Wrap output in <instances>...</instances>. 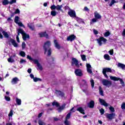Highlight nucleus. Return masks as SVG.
<instances>
[{"mask_svg": "<svg viewBox=\"0 0 125 125\" xmlns=\"http://www.w3.org/2000/svg\"><path fill=\"white\" fill-rule=\"evenodd\" d=\"M50 46V42H46L43 46V48L45 50L44 54H47L48 56H50L51 55V49L49 48Z\"/></svg>", "mask_w": 125, "mask_h": 125, "instance_id": "obj_1", "label": "nucleus"}, {"mask_svg": "<svg viewBox=\"0 0 125 125\" xmlns=\"http://www.w3.org/2000/svg\"><path fill=\"white\" fill-rule=\"evenodd\" d=\"M97 43L100 46H102L103 44H105L107 42V39L104 38V37H100L97 39Z\"/></svg>", "mask_w": 125, "mask_h": 125, "instance_id": "obj_2", "label": "nucleus"}, {"mask_svg": "<svg viewBox=\"0 0 125 125\" xmlns=\"http://www.w3.org/2000/svg\"><path fill=\"white\" fill-rule=\"evenodd\" d=\"M110 80H111L112 81H119L120 82V83H121L122 85L123 86H125V82H124V81H123V79L120 78H118V77H114V76H110Z\"/></svg>", "mask_w": 125, "mask_h": 125, "instance_id": "obj_3", "label": "nucleus"}, {"mask_svg": "<svg viewBox=\"0 0 125 125\" xmlns=\"http://www.w3.org/2000/svg\"><path fill=\"white\" fill-rule=\"evenodd\" d=\"M107 73H112V69L110 68H104L103 69V74L106 79H108V75Z\"/></svg>", "mask_w": 125, "mask_h": 125, "instance_id": "obj_4", "label": "nucleus"}, {"mask_svg": "<svg viewBox=\"0 0 125 125\" xmlns=\"http://www.w3.org/2000/svg\"><path fill=\"white\" fill-rule=\"evenodd\" d=\"M102 83L103 85L107 86V87H110L112 85V81H110L104 79L102 81Z\"/></svg>", "mask_w": 125, "mask_h": 125, "instance_id": "obj_5", "label": "nucleus"}, {"mask_svg": "<svg viewBox=\"0 0 125 125\" xmlns=\"http://www.w3.org/2000/svg\"><path fill=\"white\" fill-rule=\"evenodd\" d=\"M18 32V35L16 37V40L17 42H20V40H19V36H20V34H22V36H23V33H24V30L21 28H19V29L17 30Z\"/></svg>", "mask_w": 125, "mask_h": 125, "instance_id": "obj_6", "label": "nucleus"}, {"mask_svg": "<svg viewBox=\"0 0 125 125\" xmlns=\"http://www.w3.org/2000/svg\"><path fill=\"white\" fill-rule=\"evenodd\" d=\"M71 65L72 66H75V67L79 68V67H80V64H79V61H78V60H77L76 58H73Z\"/></svg>", "mask_w": 125, "mask_h": 125, "instance_id": "obj_7", "label": "nucleus"}, {"mask_svg": "<svg viewBox=\"0 0 125 125\" xmlns=\"http://www.w3.org/2000/svg\"><path fill=\"white\" fill-rule=\"evenodd\" d=\"M105 116L107 119L108 120H113V119H115V117H116V113H106Z\"/></svg>", "mask_w": 125, "mask_h": 125, "instance_id": "obj_8", "label": "nucleus"}, {"mask_svg": "<svg viewBox=\"0 0 125 125\" xmlns=\"http://www.w3.org/2000/svg\"><path fill=\"white\" fill-rule=\"evenodd\" d=\"M34 62L37 65V70H40V71H42V70H43V67H42V64L40 63V62H39V61H38V60H34Z\"/></svg>", "mask_w": 125, "mask_h": 125, "instance_id": "obj_9", "label": "nucleus"}, {"mask_svg": "<svg viewBox=\"0 0 125 125\" xmlns=\"http://www.w3.org/2000/svg\"><path fill=\"white\" fill-rule=\"evenodd\" d=\"M70 117H71V113H68L67 115H66L65 120L64 122V124L65 125H70V121H68V120H69V119H70Z\"/></svg>", "mask_w": 125, "mask_h": 125, "instance_id": "obj_10", "label": "nucleus"}, {"mask_svg": "<svg viewBox=\"0 0 125 125\" xmlns=\"http://www.w3.org/2000/svg\"><path fill=\"white\" fill-rule=\"evenodd\" d=\"M68 14L69 15V16H70V17H72V18H76V17H77L76 16V12L73 10H70L68 12Z\"/></svg>", "mask_w": 125, "mask_h": 125, "instance_id": "obj_11", "label": "nucleus"}, {"mask_svg": "<svg viewBox=\"0 0 125 125\" xmlns=\"http://www.w3.org/2000/svg\"><path fill=\"white\" fill-rule=\"evenodd\" d=\"M75 74L76 76L81 77V76H83V71H82V70H81L80 69H75Z\"/></svg>", "mask_w": 125, "mask_h": 125, "instance_id": "obj_12", "label": "nucleus"}, {"mask_svg": "<svg viewBox=\"0 0 125 125\" xmlns=\"http://www.w3.org/2000/svg\"><path fill=\"white\" fill-rule=\"evenodd\" d=\"M99 101L100 103H101V105H103L104 106H105V107L108 106V104H107V103H106L105 100H104L102 99L99 98Z\"/></svg>", "mask_w": 125, "mask_h": 125, "instance_id": "obj_13", "label": "nucleus"}, {"mask_svg": "<svg viewBox=\"0 0 125 125\" xmlns=\"http://www.w3.org/2000/svg\"><path fill=\"white\" fill-rule=\"evenodd\" d=\"M19 79L17 77H15L12 79L11 81V83L12 84H16L18 83V82H19Z\"/></svg>", "mask_w": 125, "mask_h": 125, "instance_id": "obj_14", "label": "nucleus"}, {"mask_svg": "<svg viewBox=\"0 0 125 125\" xmlns=\"http://www.w3.org/2000/svg\"><path fill=\"white\" fill-rule=\"evenodd\" d=\"M86 67L88 73H89V74H92V70H91L92 68L91 67V65L90 64L86 63Z\"/></svg>", "mask_w": 125, "mask_h": 125, "instance_id": "obj_15", "label": "nucleus"}, {"mask_svg": "<svg viewBox=\"0 0 125 125\" xmlns=\"http://www.w3.org/2000/svg\"><path fill=\"white\" fill-rule=\"evenodd\" d=\"M30 38V36L28 34H26L25 31H23V33L22 34V39L23 41H26L27 39H29Z\"/></svg>", "mask_w": 125, "mask_h": 125, "instance_id": "obj_16", "label": "nucleus"}, {"mask_svg": "<svg viewBox=\"0 0 125 125\" xmlns=\"http://www.w3.org/2000/svg\"><path fill=\"white\" fill-rule=\"evenodd\" d=\"M75 39H76V36L71 35L67 37V40L68 41H70V42H73Z\"/></svg>", "mask_w": 125, "mask_h": 125, "instance_id": "obj_17", "label": "nucleus"}, {"mask_svg": "<svg viewBox=\"0 0 125 125\" xmlns=\"http://www.w3.org/2000/svg\"><path fill=\"white\" fill-rule=\"evenodd\" d=\"M56 94L57 96H60L61 97H64V93L61 92V91H56Z\"/></svg>", "mask_w": 125, "mask_h": 125, "instance_id": "obj_18", "label": "nucleus"}, {"mask_svg": "<svg viewBox=\"0 0 125 125\" xmlns=\"http://www.w3.org/2000/svg\"><path fill=\"white\" fill-rule=\"evenodd\" d=\"M10 42H11L12 44L14 46V47H18V44L16 42V41L13 39H11L10 41Z\"/></svg>", "mask_w": 125, "mask_h": 125, "instance_id": "obj_19", "label": "nucleus"}, {"mask_svg": "<svg viewBox=\"0 0 125 125\" xmlns=\"http://www.w3.org/2000/svg\"><path fill=\"white\" fill-rule=\"evenodd\" d=\"M88 107H89V108H91V109H92L93 108H94V101H91L88 104Z\"/></svg>", "mask_w": 125, "mask_h": 125, "instance_id": "obj_20", "label": "nucleus"}, {"mask_svg": "<svg viewBox=\"0 0 125 125\" xmlns=\"http://www.w3.org/2000/svg\"><path fill=\"white\" fill-rule=\"evenodd\" d=\"M94 17L97 19V20L101 19V15L99 14L97 12L94 13Z\"/></svg>", "mask_w": 125, "mask_h": 125, "instance_id": "obj_21", "label": "nucleus"}, {"mask_svg": "<svg viewBox=\"0 0 125 125\" xmlns=\"http://www.w3.org/2000/svg\"><path fill=\"white\" fill-rule=\"evenodd\" d=\"M77 111H78L79 112H80V113L83 114V115H84V114H85L84 113V110L83 109V107H78L77 109Z\"/></svg>", "mask_w": 125, "mask_h": 125, "instance_id": "obj_22", "label": "nucleus"}, {"mask_svg": "<svg viewBox=\"0 0 125 125\" xmlns=\"http://www.w3.org/2000/svg\"><path fill=\"white\" fill-rule=\"evenodd\" d=\"M75 20L78 22V23H84V21H83V19L79 18L78 17H76L75 18Z\"/></svg>", "mask_w": 125, "mask_h": 125, "instance_id": "obj_23", "label": "nucleus"}, {"mask_svg": "<svg viewBox=\"0 0 125 125\" xmlns=\"http://www.w3.org/2000/svg\"><path fill=\"white\" fill-rule=\"evenodd\" d=\"M65 106H66V104H64L62 106H61L58 109V112H61L62 110H64Z\"/></svg>", "mask_w": 125, "mask_h": 125, "instance_id": "obj_24", "label": "nucleus"}, {"mask_svg": "<svg viewBox=\"0 0 125 125\" xmlns=\"http://www.w3.org/2000/svg\"><path fill=\"white\" fill-rule=\"evenodd\" d=\"M55 46L58 49H60V45L58 44V42L56 40L54 41Z\"/></svg>", "mask_w": 125, "mask_h": 125, "instance_id": "obj_25", "label": "nucleus"}, {"mask_svg": "<svg viewBox=\"0 0 125 125\" xmlns=\"http://www.w3.org/2000/svg\"><path fill=\"white\" fill-rule=\"evenodd\" d=\"M117 66H118V67L122 68L123 69V70L125 69V65L122 63L119 62Z\"/></svg>", "mask_w": 125, "mask_h": 125, "instance_id": "obj_26", "label": "nucleus"}, {"mask_svg": "<svg viewBox=\"0 0 125 125\" xmlns=\"http://www.w3.org/2000/svg\"><path fill=\"white\" fill-rule=\"evenodd\" d=\"M28 27H29V29L31 30V31H34L35 30V26L32 24H27Z\"/></svg>", "mask_w": 125, "mask_h": 125, "instance_id": "obj_27", "label": "nucleus"}, {"mask_svg": "<svg viewBox=\"0 0 125 125\" xmlns=\"http://www.w3.org/2000/svg\"><path fill=\"white\" fill-rule=\"evenodd\" d=\"M39 36H40V37H45L46 38H47L46 32H41L39 33Z\"/></svg>", "mask_w": 125, "mask_h": 125, "instance_id": "obj_28", "label": "nucleus"}, {"mask_svg": "<svg viewBox=\"0 0 125 125\" xmlns=\"http://www.w3.org/2000/svg\"><path fill=\"white\" fill-rule=\"evenodd\" d=\"M2 33L5 38L7 39H8V38H9V35H8V33L7 32L5 31H2Z\"/></svg>", "mask_w": 125, "mask_h": 125, "instance_id": "obj_29", "label": "nucleus"}, {"mask_svg": "<svg viewBox=\"0 0 125 125\" xmlns=\"http://www.w3.org/2000/svg\"><path fill=\"white\" fill-rule=\"evenodd\" d=\"M63 7V5H58L56 6V9H57V10H60L61 11H62V8Z\"/></svg>", "mask_w": 125, "mask_h": 125, "instance_id": "obj_30", "label": "nucleus"}, {"mask_svg": "<svg viewBox=\"0 0 125 125\" xmlns=\"http://www.w3.org/2000/svg\"><path fill=\"white\" fill-rule=\"evenodd\" d=\"M96 22H97V19L95 18L91 20L90 24V25H92L93 23H96Z\"/></svg>", "mask_w": 125, "mask_h": 125, "instance_id": "obj_31", "label": "nucleus"}, {"mask_svg": "<svg viewBox=\"0 0 125 125\" xmlns=\"http://www.w3.org/2000/svg\"><path fill=\"white\" fill-rule=\"evenodd\" d=\"M99 90L100 95H102V96H104V94L103 93V89H102V88L101 86L99 87Z\"/></svg>", "mask_w": 125, "mask_h": 125, "instance_id": "obj_32", "label": "nucleus"}, {"mask_svg": "<svg viewBox=\"0 0 125 125\" xmlns=\"http://www.w3.org/2000/svg\"><path fill=\"white\" fill-rule=\"evenodd\" d=\"M104 59H105V60H108V61L110 60L111 59L110 58V56H109V55L106 54L104 55Z\"/></svg>", "mask_w": 125, "mask_h": 125, "instance_id": "obj_33", "label": "nucleus"}, {"mask_svg": "<svg viewBox=\"0 0 125 125\" xmlns=\"http://www.w3.org/2000/svg\"><path fill=\"white\" fill-rule=\"evenodd\" d=\"M90 82L91 83L92 88H93V87H94V80H93V79H91Z\"/></svg>", "mask_w": 125, "mask_h": 125, "instance_id": "obj_34", "label": "nucleus"}, {"mask_svg": "<svg viewBox=\"0 0 125 125\" xmlns=\"http://www.w3.org/2000/svg\"><path fill=\"white\" fill-rule=\"evenodd\" d=\"M19 55L22 57H25V56H26V53H25L23 51L20 52Z\"/></svg>", "mask_w": 125, "mask_h": 125, "instance_id": "obj_35", "label": "nucleus"}, {"mask_svg": "<svg viewBox=\"0 0 125 125\" xmlns=\"http://www.w3.org/2000/svg\"><path fill=\"white\" fill-rule=\"evenodd\" d=\"M33 80H34V82H35V83H37V82L42 81V79H41L40 78H36V77L33 78Z\"/></svg>", "mask_w": 125, "mask_h": 125, "instance_id": "obj_36", "label": "nucleus"}, {"mask_svg": "<svg viewBox=\"0 0 125 125\" xmlns=\"http://www.w3.org/2000/svg\"><path fill=\"white\" fill-rule=\"evenodd\" d=\"M9 3V2L8 1V0H4L2 1V4L3 5H6Z\"/></svg>", "mask_w": 125, "mask_h": 125, "instance_id": "obj_37", "label": "nucleus"}, {"mask_svg": "<svg viewBox=\"0 0 125 125\" xmlns=\"http://www.w3.org/2000/svg\"><path fill=\"white\" fill-rule=\"evenodd\" d=\"M16 103H17L18 105H21V100L18 98L16 99Z\"/></svg>", "mask_w": 125, "mask_h": 125, "instance_id": "obj_38", "label": "nucleus"}, {"mask_svg": "<svg viewBox=\"0 0 125 125\" xmlns=\"http://www.w3.org/2000/svg\"><path fill=\"white\" fill-rule=\"evenodd\" d=\"M17 24H18V25L20 26V27H22V28H25V25H24V24H23V23L21 21L19 22Z\"/></svg>", "mask_w": 125, "mask_h": 125, "instance_id": "obj_39", "label": "nucleus"}, {"mask_svg": "<svg viewBox=\"0 0 125 125\" xmlns=\"http://www.w3.org/2000/svg\"><path fill=\"white\" fill-rule=\"evenodd\" d=\"M53 106H56V107H59V104L56 102H54L52 103Z\"/></svg>", "mask_w": 125, "mask_h": 125, "instance_id": "obj_40", "label": "nucleus"}, {"mask_svg": "<svg viewBox=\"0 0 125 125\" xmlns=\"http://www.w3.org/2000/svg\"><path fill=\"white\" fill-rule=\"evenodd\" d=\"M8 62H9V63H13V62H14V60L10 57L8 59Z\"/></svg>", "mask_w": 125, "mask_h": 125, "instance_id": "obj_41", "label": "nucleus"}, {"mask_svg": "<svg viewBox=\"0 0 125 125\" xmlns=\"http://www.w3.org/2000/svg\"><path fill=\"white\" fill-rule=\"evenodd\" d=\"M82 84H84L86 86H87V84L86 83V81L84 80H82L81 82Z\"/></svg>", "mask_w": 125, "mask_h": 125, "instance_id": "obj_42", "label": "nucleus"}, {"mask_svg": "<svg viewBox=\"0 0 125 125\" xmlns=\"http://www.w3.org/2000/svg\"><path fill=\"white\" fill-rule=\"evenodd\" d=\"M19 17L18 16H16L15 18V22L16 24H17V23L19 22Z\"/></svg>", "mask_w": 125, "mask_h": 125, "instance_id": "obj_43", "label": "nucleus"}, {"mask_svg": "<svg viewBox=\"0 0 125 125\" xmlns=\"http://www.w3.org/2000/svg\"><path fill=\"white\" fill-rule=\"evenodd\" d=\"M56 11L55 10L52 11L51 12V15H52V16H56Z\"/></svg>", "mask_w": 125, "mask_h": 125, "instance_id": "obj_44", "label": "nucleus"}, {"mask_svg": "<svg viewBox=\"0 0 125 125\" xmlns=\"http://www.w3.org/2000/svg\"><path fill=\"white\" fill-rule=\"evenodd\" d=\"M12 116H13V110L11 109L10 112L8 114V117H12Z\"/></svg>", "mask_w": 125, "mask_h": 125, "instance_id": "obj_45", "label": "nucleus"}, {"mask_svg": "<svg viewBox=\"0 0 125 125\" xmlns=\"http://www.w3.org/2000/svg\"><path fill=\"white\" fill-rule=\"evenodd\" d=\"M100 113L101 115H104V113H105V110H104V109L103 108H101L99 110Z\"/></svg>", "mask_w": 125, "mask_h": 125, "instance_id": "obj_46", "label": "nucleus"}, {"mask_svg": "<svg viewBox=\"0 0 125 125\" xmlns=\"http://www.w3.org/2000/svg\"><path fill=\"white\" fill-rule=\"evenodd\" d=\"M109 109L110 111L112 112V113H114V112H115V108L114 107H113L112 106H110L109 107Z\"/></svg>", "mask_w": 125, "mask_h": 125, "instance_id": "obj_47", "label": "nucleus"}, {"mask_svg": "<svg viewBox=\"0 0 125 125\" xmlns=\"http://www.w3.org/2000/svg\"><path fill=\"white\" fill-rule=\"evenodd\" d=\"M19 13H20V10L19 9H17L13 14H19Z\"/></svg>", "mask_w": 125, "mask_h": 125, "instance_id": "obj_48", "label": "nucleus"}, {"mask_svg": "<svg viewBox=\"0 0 125 125\" xmlns=\"http://www.w3.org/2000/svg\"><path fill=\"white\" fill-rule=\"evenodd\" d=\"M39 125H45V123L41 120H39L38 122Z\"/></svg>", "mask_w": 125, "mask_h": 125, "instance_id": "obj_49", "label": "nucleus"}, {"mask_svg": "<svg viewBox=\"0 0 125 125\" xmlns=\"http://www.w3.org/2000/svg\"><path fill=\"white\" fill-rule=\"evenodd\" d=\"M85 57H86L85 55H81V58H82V59L83 61H85V60H86Z\"/></svg>", "mask_w": 125, "mask_h": 125, "instance_id": "obj_50", "label": "nucleus"}, {"mask_svg": "<svg viewBox=\"0 0 125 125\" xmlns=\"http://www.w3.org/2000/svg\"><path fill=\"white\" fill-rule=\"evenodd\" d=\"M27 59H29V60H30L31 61H33V62H34V60H37L33 59V58H32V57H31V56L29 55L27 56Z\"/></svg>", "mask_w": 125, "mask_h": 125, "instance_id": "obj_51", "label": "nucleus"}, {"mask_svg": "<svg viewBox=\"0 0 125 125\" xmlns=\"http://www.w3.org/2000/svg\"><path fill=\"white\" fill-rule=\"evenodd\" d=\"M104 37H109V36H110V32L109 31L106 32L104 34Z\"/></svg>", "mask_w": 125, "mask_h": 125, "instance_id": "obj_52", "label": "nucleus"}, {"mask_svg": "<svg viewBox=\"0 0 125 125\" xmlns=\"http://www.w3.org/2000/svg\"><path fill=\"white\" fill-rule=\"evenodd\" d=\"M114 3H116V1H115V0H111V2L109 4V6H112Z\"/></svg>", "mask_w": 125, "mask_h": 125, "instance_id": "obj_53", "label": "nucleus"}, {"mask_svg": "<svg viewBox=\"0 0 125 125\" xmlns=\"http://www.w3.org/2000/svg\"><path fill=\"white\" fill-rule=\"evenodd\" d=\"M21 46H22V49H25V47H26V43H25V42H22Z\"/></svg>", "mask_w": 125, "mask_h": 125, "instance_id": "obj_54", "label": "nucleus"}, {"mask_svg": "<svg viewBox=\"0 0 125 125\" xmlns=\"http://www.w3.org/2000/svg\"><path fill=\"white\" fill-rule=\"evenodd\" d=\"M121 108L122 110H125V103H123L121 105Z\"/></svg>", "mask_w": 125, "mask_h": 125, "instance_id": "obj_55", "label": "nucleus"}, {"mask_svg": "<svg viewBox=\"0 0 125 125\" xmlns=\"http://www.w3.org/2000/svg\"><path fill=\"white\" fill-rule=\"evenodd\" d=\"M50 8L52 10H54V9H56V6L53 5L50 7Z\"/></svg>", "mask_w": 125, "mask_h": 125, "instance_id": "obj_56", "label": "nucleus"}, {"mask_svg": "<svg viewBox=\"0 0 125 125\" xmlns=\"http://www.w3.org/2000/svg\"><path fill=\"white\" fill-rule=\"evenodd\" d=\"M109 53L110 54V55H113V54H114V50L113 49H111L109 51Z\"/></svg>", "mask_w": 125, "mask_h": 125, "instance_id": "obj_57", "label": "nucleus"}, {"mask_svg": "<svg viewBox=\"0 0 125 125\" xmlns=\"http://www.w3.org/2000/svg\"><path fill=\"white\" fill-rule=\"evenodd\" d=\"M5 99L6 101H10V97L5 96Z\"/></svg>", "mask_w": 125, "mask_h": 125, "instance_id": "obj_58", "label": "nucleus"}, {"mask_svg": "<svg viewBox=\"0 0 125 125\" xmlns=\"http://www.w3.org/2000/svg\"><path fill=\"white\" fill-rule=\"evenodd\" d=\"M93 32L95 35H98V31L95 29L93 30Z\"/></svg>", "mask_w": 125, "mask_h": 125, "instance_id": "obj_59", "label": "nucleus"}, {"mask_svg": "<svg viewBox=\"0 0 125 125\" xmlns=\"http://www.w3.org/2000/svg\"><path fill=\"white\" fill-rule=\"evenodd\" d=\"M16 2V0H12L9 2L10 4H12L13 3H15Z\"/></svg>", "mask_w": 125, "mask_h": 125, "instance_id": "obj_60", "label": "nucleus"}, {"mask_svg": "<svg viewBox=\"0 0 125 125\" xmlns=\"http://www.w3.org/2000/svg\"><path fill=\"white\" fill-rule=\"evenodd\" d=\"M20 63H21V64H22V63H26V60H23V59H21Z\"/></svg>", "mask_w": 125, "mask_h": 125, "instance_id": "obj_61", "label": "nucleus"}, {"mask_svg": "<svg viewBox=\"0 0 125 125\" xmlns=\"http://www.w3.org/2000/svg\"><path fill=\"white\" fill-rule=\"evenodd\" d=\"M6 125H15V124L14 123H6Z\"/></svg>", "mask_w": 125, "mask_h": 125, "instance_id": "obj_62", "label": "nucleus"}, {"mask_svg": "<svg viewBox=\"0 0 125 125\" xmlns=\"http://www.w3.org/2000/svg\"><path fill=\"white\" fill-rule=\"evenodd\" d=\"M30 78H31V79H34V78L35 77H34V75L33 74H31L30 75Z\"/></svg>", "mask_w": 125, "mask_h": 125, "instance_id": "obj_63", "label": "nucleus"}, {"mask_svg": "<svg viewBox=\"0 0 125 125\" xmlns=\"http://www.w3.org/2000/svg\"><path fill=\"white\" fill-rule=\"evenodd\" d=\"M122 35L123 36H125V29L124 30Z\"/></svg>", "mask_w": 125, "mask_h": 125, "instance_id": "obj_64", "label": "nucleus"}]
</instances>
